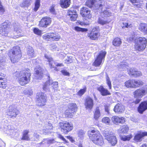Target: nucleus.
<instances>
[{"label": "nucleus", "mask_w": 147, "mask_h": 147, "mask_svg": "<svg viewBox=\"0 0 147 147\" xmlns=\"http://www.w3.org/2000/svg\"><path fill=\"white\" fill-rule=\"evenodd\" d=\"M14 76L18 80L20 85L24 86L29 83L31 79V73L30 69H27L16 71Z\"/></svg>", "instance_id": "nucleus-1"}, {"label": "nucleus", "mask_w": 147, "mask_h": 147, "mask_svg": "<svg viewBox=\"0 0 147 147\" xmlns=\"http://www.w3.org/2000/svg\"><path fill=\"white\" fill-rule=\"evenodd\" d=\"M90 139L96 145L101 146L104 144V139L100 131L94 127H91L88 131Z\"/></svg>", "instance_id": "nucleus-2"}, {"label": "nucleus", "mask_w": 147, "mask_h": 147, "mask_svg": "<svg viewBox=\"0 0 147 147\" xmlns=\"http://www.w3.org/2000/svg\"><path fill=\"white\" fill-rule=\"evenodd\" d=\"M7 55L11 63H18L21 59L22 56L20 47L18 46L13 47L8 50Z\"/></svg>", "instance_id": "nucleus-3"}, {"label": "nucleus", "mask_w": 147, "mask_h": 147, "mask_svg": "<svg viewBox=\"0 0 147 147\" xmlns=\"http://www.w3.org/2000/svg\"><path fill=\"white\" fill-rule=\"evenodd\" d=\"M135 33L134 31L129 37V40H135V49L139 51L143 50L145 48L147 43V40L144 37H139L135 38Z\"/></svg>", "instance_id": "nucleus-4"}, {"label": "nucleus", "mask_w": 147, "mask_h": 147, "mask_svg": "<svg viewBox=\"0 0 147 147\" xmlns=\"http://www.w3.org/2000/svg\"><path fill=\"white\" fill-rule=\"evenodd\" d=\"M105 4V0H88L85 3V5L90 8L94 7L97 11H102Z\"/></svg>", "instance_id": "nucleus-5"}, {"label": "nucleus", "mask_w": 147, "mask_h": 147, "mask_svg": "<svg viewBox=\"0 0 147 147\" xmlns=\"http://www.w3.org/2000/svg\"><path fill=\"white\" fill-rule=\"evenodd\" d=\"M58 126V129L63 134H67L74 129L73 123L71 122L67 121L60 122Z\"/></svg>", "instance_id": "nucleus-6"}, {"label": "nucleus", "mask_w": 147, "mask_h": 147, "mask_svg": "<svg viewBox=\"0 0 147 147\" xmlns=\"http://www.w3.org/2000/svg\"><path fill=\"white\" fill-rule=\"evenodd\" d=\"M35 101L37 103V106L42 107L46 105L47 102V98L46 95L44 92H37L35 96Z\"/></svg>", "instance_id": "nucleus-7"}, {"label": "nucleus", "mask_w": 147, "mask_h": 147, "mask_svg": "<svg viewBox=\"0 0 147 147\" xmlns=\"http://www.w3.org/2000/svg\"><path fill=\"white\" fill-rule=\"evenodd\" d=\"M11 22L8 20H5L0 26V34L3 37H6L8 36L10 30Z\"/></svg>", "instance_id": "nucleus-8"}, {"label": "nucleus", "mask_w": 147, "mask_h": 147, "mask_svg": "<svg viewBox=\"0 0 147 147\" xmlns=\"http://www.w3.org/2000/svg\"><path fill=\"white\" fill-rule=\"evenodd\" d=\"M87 36L92 40H98L100 36L99 28L98 26L94 27L87 34Z\"/></svg>", "instance_id": "nucleus-9"}, {"label": "nucleus", "mask_w": 147, "mask_h": 147, "mask_svg": "<svg viewBox=\"0 0 147 147\" xmlns=\"http://www.w3.org/2000/svg\"><path fill=\"white\" fill-rule=\"evenodd\" d=\"M103 135L108 142L112 146L116 145L117 142V140L116 136L114 135L112 132L109 131H104Z\"/></svg>", "instance_id": "nucleus-10"}, {"label": "nucleus", "mask_w": 147, "mask_h": 147, "mask_svg": "<svg viewBox=\"0 0 147 147\" xmlns=\"http://www.w3.org/2000/svg\"><path fill=\"white\" fill-rule=\"evenodd\" d=\"M106 54L107 52L106 51L103 50L100 51L93 63L92 65L97 67H99L100 65L102 64Z\"/></svg>", "instance_id": "nucleus-11"}, {"label": "nucleus", "mask_w": 147, "mask_h": 147, "mask_svg": "<svg viewBox=\"0 0 147 147\" xmlns=\"http://www.w3.org/2000/svg\"><path fill=\"white\" fill-rule=\"evenodd\" d=\"M6 115L10 118H14L20 113L19 111L14 105H10L6 112Z\"/></svg>", "instance_id": "nucleus-12"}, {"label": "nucleus", "mask_w": 147, "mask_h": 147, "mask_svg": "<svg viewBox=\"0 0 147 147\" xmlns=\"http://www.w3.org/2000/svg\"><path fill=\"white\" fill-rule=\"evenodd\" d=\"M52 22V19L49 17H43L39 21L38 26L40 28H46L50 25Z\"/></svg>", "instance_id": "nucleus-13"}, {"label": "nucleus", "mask_w": 147, "mask_h": 147, "mask_svg": "<svg viewBox=\"0 0 147 147\" xmlns=\"http://www.w3.org/2000/svg\"><path fill=\"white\" fill-rule=\"evenodd\" d=\"M80 14L83 18L86 19H90L92 18L91 10L86 7H83L80 9Z\"/></svg>", "instance_id": "nucleus-14"}, {"label": "nucleus", "mask_w": 147, "mask_h": 147, "mask_svg": "<svg viewBox=\"0 0 147 147\" xmlns=\"http://www.w3.org/2000/svg\"><path fill=\"white\" fill-rule=\"evenodd\" d=\"M84 105L86 109H92L94 105L93 99L89 96H87L84 100Z\"/></svg>", "instance_id": "nucleus-15"}, {"label": "nucleus", "mask_w": 147, "mask_h": 147, "mask_svg": "<svg viewBox=\"0 0 147 147\" xmlns=\"http://www.w3.org/2000/svg\"><path fill=\"white\" fill-rule=\"evenodd\" d=\"M67 16H69L70 20L72 21L77 20L78 17V15L77 11L75 10L69 9L67 12Z\"/></svg>", "instance_id": "nucleus-16"}, {"label": "nucleus", "mask_w": 147, "mask_h": 147, "mask_svg": "<svg viewBox=\"0 0 147 147\" xmlns=\"http://www.w3.org/2000/svg\"><path fill=\"white\" fill-rule=\"evenodd\" d=\"M5 75L0 72V88L5 89L7 86V80L5 78Z\"/></svg>", "instance_id": "nucleus-17"}, {"label": "nucleus", "mask_w": 147, "mask_h": 147, "mask_svg": "<svg viewBox=\"0 0 147 147\" xmlns=\"http://www.w3.org/2000/svg\"><path fill=\"white\" fill-rule=\"evenodd\" d=\"M147 93V89L145 87H143L136 90L134 92L135 97H142Z\"/></svg>", "instance_id": "nucleus-18"}, {"label": "nucleus", "mask_w": 147, "mask_h": 147, "mask_svg": "<svg viewBox=\"0 0 147 147\" xmlns=\"http://www.w3.org/2000/svg\"><path fill=\"white\" fill-rule=\"evenodd\" d=\"M97 89L102 96H106L111 94V93L107 89L105 88L102 85L100 86L97 88Z\"/></svg>", "instance_id": "nucleus-19"}, {"label": "nucleus", "mask_w": 147, "mask_h": 147, "mask_svg": "<svg viewBox=\"0 0 147 147\" xmlns=\"http://www.w3.org/2000/svg\"><path fill=\"white\" fill-rule=\"evenodd\" d=\"M124 109V107L121 104L118 103L115 106L113 110L115 113L119 114L123 113Z\"/></svg>", "instance_id": "nucleus-20"}, {"label": "nucleus", "mask_w": 147, "mask_h": 147, "mask_svg": "<svg viewBox=\"0 0 147 147\" xmlns=\"http://www.w3.org/2000/svg\"><path fill=\"white\" fill-rule=\"evenodd\" d=\"M71 3V0H60L59 2L61 7L63 9H66L69 7Z\"/></svg>", "instance_id": "nucleus-21"}, {"label": "nucleus", "mask_w": 147, "mask_h": 147, "mask_svg": "<svg viewBox=\"0 0 147 147\" xmlns=\"http://www.w3.org/2000/svg\"><path fill=\"white\" fill-rule=\"evenodd\" d=\"M147 109V101L142 102L138 108V111L139 113L141 114Z\"/></svg>", "instance_id": "nucleus-22"}, {"label": "nucleus", "mask_w": 147, "mask_h": 147, "mask_svg": "<svg viewBox=\"0 0 147 147\" xmlns=\"http://www.w3.org/2000/svg\"><path fill=\"white\" fill-rule=\"evenodd\" d=\"M112 120L115 124L123 123L125 122V119L123 117L114 116L112 117Z\"/></svg>", "instance_id": "nucleus-23"}, {"label": "nucleus", "mask_w": 147, "mask_h": 147, "mask_svg": "<svg viewBox=\"0 0 147 147\" xmlns=\"http://www.w3.org/2000/svg\"><path fill=\"white\" fill-rule=\"evenodd\" d=\"M35 74L38 76V78L40 79L44 76V70L40 66L36 67L35 69Z\"/></svg>", "instance_id": "nucleus-24"}, {"label": "nucleus", "mask_w": 147, "mask_h": 147, "mask_svg": "<svg viewBox=\"0 0 147 147\" xmlns=\"http://www.w3.org/2000/svg\"><path fill=\"white\" fill-rule=\"evenodd\" d=\"M101 115L99 107H96L94 113L93 118L96 120H98Z\"/></svg>", "instance_id": "nucleus-25"}, {"label": "nucleus", "mask_w": 147, "mask_h": 147, "mask_svg": "<svg viewBox=\"0 0 147 147\" xmlns=\"http://www.w3.org/2000/svg\"><path fill=\"white\" fill-rule=\"evenodd\" d=\"M113 45L115 47H119L122 44L121 39L119 37H116L113 39L112 41Z\"/></svg>", "instance_id": "nucleus-26"}, {"label": "nucleus", "mask_w": 147, "mask_h": 147, "mask_svg": "<svg viewBox=\"0 0 147 147\" xmlns=\"http://www.w3.org/2000/svg\"><path fill=\"white\" fill-rule=\"evenodd\" d=\"M53 129L52 124L51 123H48L46 125L45 128L43 129V132L46 134H48Z\"/></svg>", "instance_id": "nucleus-27"}, {"label": "nucleus", "mask_w": 147, "mask_h": 147, "mask_svg": "<svg viewBox=\"0 0 147 147\" xmlns=\"http://www.w3.org/2000/svg\"><path fill=\"white\" fill-rule=\"evenodd\" d=\"M29 131L28 130H24L22 133V135L21 139L22 140L26 141H29L30 140V138L28 134Z\"/></svg>", "instance_id": "nucleus-28"}, {"label": "nucleus", "mask_w": 147, "mask_h": 147, "mask_svg": "<svg viewBox=\"0 0 147 147\" xmlns=\"http://www.w3.org/2000/svg\"><path fill=\"white\" fill-rule=\"evenodd\" d=\"M139 29L142 32L147 34V24L144 23H141L138 27Z\"/></svg>", "instance_id": "nucleus-29"}, {"label": "nucleus", "mask_w": 147, "mask_h": 147, "mask_svg": "<svg viewBox=\"0 0 147 147\" xmlns=\"http://www.w3.org/2000/svg\"><path fill=\"white\" fill-rule=\"evenodd\" d=\"M77 105L75 103H69L68 105V109L70 110V111L73 112L74 113L77 110Z\"/></svg>", "instance_id": "nucleus-30"}, {"label": "nucleus", "mask_w": 147, "mask_h": 147, "mask_svg": "<svg viewBox=\"0 0 147 147\" xmlns=\"http://www.w3.org/2000/svg\"><path fill=\"white\" fill-rule=\"evenodd\" d=\"M145 136H147V132H144L141 134H138L135 136V139L137 141H141L142 138Z\"/></svg>", "instance_id": "nucleus-31"}, {"label": "nucleus", "mask_w": 147, "mask_h": 147, "mask_svg": "<svg viewBox=\"0 0 147 147\" xmlns=\"http://www.w3.org/2000/svg\"><path fill=\"white\" fill-rule=\"evenodd\" d=\"M51 39L53 41H58L61 38L60 36L57 34L51 32Z\"/></svg>", "instance_id": "nucleus-32"}, {"label": "nucleus", "mask_w": 147, "mask_h": 147, "mask_svg": "<svg viewBox=\"0 0 147 147\" xmlns=\"http://www.w3.org/2000/svg\"><path fill=\"white\" fill-rule=\"evenodd\" d=\"M98 23L102 25H106L109 24L110 21H108L107 20H105L103 19V17H99L97 21Z\"/></svg>", "instance_id": "nucleus-33"}, {"label": "nucleus", "mask_w": 147, "mask_h": 147, "mask_svg": "<svg viewBox=\"0 0 147 147\" xmlns=\"http://www.w3.org/2000/svg\"><path fill=\"white\" fill-rule=\"evenodd\" d=\"M40 0H35L34 4V7L33 9L34 11H36L40 6Z\"/></svg>", "instance_id": "nucleus-34"}, {"label": "nucleus", "mask_w": 147, "mask_h": 147, "mask_svg": "<svg viewBox=\"0 0 147 147\" xmlns=\"http://www.w3.org/2000/svg\"><path fill=\"white\" fill-rule=\"evenodd\" d=\"M74 30L76 32H86L88 31V29L87 28H82L78 26L74 27Z\"/></svg>", "instance_id": "nucleus-35"}, {"label": "nucleus", "mask_w": 147, "mask_h": 147, "mask_svg": "<svg viewBox=\"0 0 147 147\" xmlns=\"http://www.w3.org/2000/svg\"><path fill=\"white\" fill-rule=\"evenodd\" d=\"M74 113L73 112L70 111V110L68 109H67L65 111L64 114L66 117L71 118Z\"/></svg>", "instance_id": "nucleus-36"}, {"label": "nucleus", "mask_w": 147, "mask_h": 147, "mask_svg": "<svg viewBox=\"0 0 147 147\" xmlns=\"http://www.w3.org/2000/svg\"><path fill=\"white\" fill-rule=\"evenodd\" d=\"M33 32L35 34L39 36H41L42 34L41 30L37 28H34L33 29Z\"/></svg>", "instance_id": "nucleus-37"}, {"label": "nucleus", "mask_w": 147, "mask_h": 147, "mask_svg": "<svg viewBox=\"0 0 147 147\" xmlns=\"http://www.w3.org/2000/svg\"><path fill=\"white\" fill-rule=\"evenodd\" d=\"M51 32L46 33L42 36V38L45 40H49L51 39Z\"/></svg>", "instance_id": "nucleus-38"}, {"label": "nucleus", "mask_w": 147, "mask_h": 147, "mask_svg": "<svg viewBox=\"0 0 147 147\" xmlns=\"http://www.w3.org/2000/svg\"><path fill=\"white\" fill-rule=\"evenodd\" d=\"M31 0H24L22 3L23 7L29 6L31 5Z\"/></svg>", "instance_id": "nucleus-39"}, {"label": "nucleus", "mask_w": 147, "mask_h": 147, "mask_svg": "<svg viewBox=\"0 0 147 147\" xmlns=\"http://www.w3.org/2000/svg\"><path fill=\"white\" fill-rule=\"evenodd\" d=\"M27 55L30 57H34V51L32 49H30L27 52Z\"/></svg>", "instance_id": "nucleus-40"}, {"label": "nucleus", "mask_w": 147, "mask_h": 147, "mask_svg": "<svg viewBox=\"0 0 147 147\" xmlns=\"http://www.w3.org/2000/svg\"><path fill=\"white\" fill-rule=\"evenodd\" d=\"M76 24L78 25H80L81 26H86L88 25L89 24V23L88 22H84L81 21L80 20H78L76 22Z\"/></svg>", "instance_id": "nucleus-41"}, {"label": "nucleus", "mask_w": 147, "mask_h": 147, "mask_svg": "<svg viewBox=\"0 0 147 147\" xmlns=\"http://www.w3.org/2000/svg\"><path fill=\"white\" fill-rule=\"evenodd\" d=\"M86 91V88L81 89L77 92V95L81 96L85 93Z\"/></svg>", "instance_id": "nucleus-42"}, {"label": "nucleus", "mask_w": 147, "mask_h": 147, "mask_svg": "<svg viewBox=\"0 0 147 147\" xmlns=\"http://www.w3.org/2000/svg\"><path fill=\"white\" fill-rule=\"evenodd\" d=\"M135 80H129V87L135 88H136Z\"/></svg>", "instance_id": "nucleus-43"}, {"label": "nucleus", "mask_w": 147, "mask_h": 147, "mask_svg": "<svg viewBox=\"0 0 147 147\" xmlns=\"http://www.w3.org/2000/svg\"><path fill=\"white\" fill-rule=\"evenodd\" d=\"M110 121L109 118L108 117H104L102 119V122L105 123H109Z\"/></svg>", "instance_id": "nucleus-44"}, {"label": "nucleus", "mask_w": 147, "mask_h": 147, "mask_svg": "<svg viewBox=\"0 0 147 147\" xmlns=\"http://www.w3.org/2000/svg\"><path fill=\"white\" fill-rule=\"evenodd\" d=\"M45 57L48 59V61L49 62V65L51 66H52V65L50 63L53 61V59L52 57H49V56L46 54H45L44 55Z\"/></svg>", "instance_id": "nucleus-45"}, {"label": "nucleus", "mask_w": 147, "mask_h": 147, "mask_svg": "<svg viewBox=\"0 0 147 147\" xmlns=\"http://www.w3.org/2000/svg\"><path fill=\"white\" fill-rule=\"evenodd\" d=\"M120 139L123 141H126L129 140V136L127 135H120Z\"/></svg>", "instance_id": "nucleus-46"}, {"label": "nucleus", "mask_w": 147, "mask_h": 147, "mask_svg": "<svg viewBox=\"0 0 147 147\" xmlns=\"http://www.w3.org/2000/svg\"><path fill=\"white\" fill-rule=\"evenodd\" d=\"M142 75V73L141 72L139 71H137L136 70L134 74H133V76L135 77H137Z\"/></svg>", "instance_id": "nucleus-47"}, {"label": "nucleus", "mask_w": 147, "mask_h": 147, "mask_svg": "<svg viewBox=\"0 0 147 147\" xmlns=\"http://www.w3.org/2000/svg\"><path fill=\"white\" fill-rule=\"evenodd\" d=\"M135 82L136 85V88L139 87L141 86H142L144 84L143 82L142 81L140 80H135Z\"/></svg>", "instance_id": "nucleus-48"}, {"label": "nucleus", "mask_w": 147, "mask_h": 147, "mask_svg": "<svg viewBox=\"0 0 147 147\" xmlns=\"http://www.w3.org/2000/svg\"><path fill=\"white\" fill-rule=\"evenodd\" d=\"M107 84L109 87V89L111 90L112 88V85L111 82L109 78L108 77L106 78Z\"/></svg>", "instance_id": "nucleus-49"}, {"label": "nucleus", "mask_w": 147, "mask_h": 147, "mask_svg": "<svg viewBox=\"0 0 147 147\" xmlns=\"http://www.w3.org/2000/svg\"><path fill=\"white\" fill-rule=\"evenodd\" d=\"M101 14H102L105 17H107L110 16V13L108 11L105 10L101 12Z\"/></svg>", "instance_id": "nucleus-50"}, {"label": "nucleus", "mask_w": 147, "mask_h": 147, "mask_svg": "<svg viewBox=\"0 0 147 147\" xmlns=\"http://www.w3.org/2000/svg\"><path fill=\"white\" fill-rule=\"evenodd\" d=\"M65 63L66 64H69L73 62V60L70 57H67V59L65 60Z\"/></svg>", "instance_id": "nucleus-51"}, {"label": "nucleus", "mask_w": 147, "mask_h": 147, "mask_svg": "<svg viewBox=\"0 0 147 147\" xmlns=\"http://www.w3.org/2000/svg\"><path fill=\"white\" fill-rule=\"evenodd\" d=\"M61 72L62 74L64 76H70L69 73L67 72L65 70H62L61 71Z\"/></svg>", "instance_id": "nucleus-52"}, {"label": "nucleus", "mask_w": 147, "mask_h": 147, "mask_svg": "<svg viewBox=\"0 0 147 147\" xmlns=\"http://www.w3.org/2000/svg\"><path fill=\"white\" fill-rule=\"evenodd\" d=\"M104 107L105 111L108 113H109L110 110L109 106L107 105H104Z\"/></svg>", "instance_id": "nucleus-53"}, {"label": "nucleus", "mask_w": 147, "mask_h": 147, "mask_svg": "<svg viewBox=\"0 0 147 147\" xmlns=\"http://www.w3.org/2000/svg\"><path fill=\"white\" fill-rule=\"evenodd\" d=\"M49 11L51 13H54L55 11V5H52L51 7L49 9Z\"/></svg>", "instance_id": "nucleus-54"}, {"label": "nucleus", "mask_w": 147, "mask_h": 147, "mask_svg": "<svg viewBox=\"0 0 147 147\" xmlns=\"http://www.w3.org/2000/svg\"><path fill=\"white\" fill-rule=\"evenodd\" d=\"M5 11V9L3 6L1 5H0V12L3 14Z\"/></svg>", "instance_id": "nucleus-55"}, {"label": "nucleus", "mask_w": 147, "mask_h": 147, "mask_svg": "<svg viewBox=\"0 0 147 147\" xmlns=\"http://www.w3.org/2000/svg\"><path fill=\"white\" fill-rule=\"evenodd\" d=\"M136 69H135L134 68H131L129 70V72L130 73V74L133 76V74H134L135 71H136Z\"/></svg>", "instance_id": "nucleus-56"}, {"label": "nucleus", "mask_w": 147, "mask_h": 147, "mask_svg": "<svg viewBox=\"0 0 147 147\" xmlns=\"http://www.w3.org/2000/svg\"><path fill=\"white\" fill-rule=\"evenodd\" d=\"M59 138L60 139L62 140L65 143H67V142L66 140L64 138L63 136L61 135H60L59 136Z\"/></svg>", "instance_id": "nucleus-57"}, {"label": "nucleus", "mask_w": 147, "mask_h": 147, "mask_svg": "<svg viewBox=\"0 0 147 147\" xmlns=\"http://www.w3.org/2000/svg\"><path fill=\"white\" fill-rule=\"evenodd\" d=\"M66 137L68 139H69L72 142H73L74 141L73 138L69 136H66Z\"/></svg>", "instance_id": "nucleus-58"}, {"label": "nucleus", "mask_w": 147, "mask_h": 147, "mask_svg": "<svg viewBox=\"0 0 147 147\" xmlns=\"http://www.w3.org/2000/svg\"><path fill=\"white\" fill-rule=\"evenodd\" d=\"M123 26L122 27L123 28H128V23H127L123 22Z\"/></svg>", "instance_id": "nucleus-59"}, {"label": "nucleus", "mask_w": 147, "mask_h": 147, "mask_svg": "<svg viewBox=\"0 0 147 147\" xmlns=\"http://www.w3.org/2000/svg\"><path fill=\"white\" fill-rule=\"evenodd\" d=\"M84 134V132L83 130H80L78 132V135L79 136H81L83 135Z\"/></svg>", "instance_id": "nucleus-60"}, {"label": "nucleus", "mask_w": 147, "mask_h": 147, "mask_svg": "<svg viewBox=\"0 0 147 147\" xmlns=\"http://www.w3.org/2000/svg\"><path fill=\"white\" fill-rule=\"evenodd\" d=\"M131 2L133 4V5L137 6L138 3L136 2V0H130Z\"/></svg>", "instance_id": "nucleus-61"}, {"label": "nucleus", "mask_w": 147, "mask_h": 147, "mask_svg": "<svg viewBox=\"0 0 147 147\" xmlns=\"http://www.w3.org/2000/svg\"><path fill=\"white\" fill-rule=\"evenodd\" d=\"M128 130V128H126L125 127H124L122 128L121 130L123 132L125 133L127 132Z\"/></svg>", "instance_id": "nucleus-62"}, {"label": "nucleus", "mask_w": 147, "mask_h": 147, "mask_svg": "<svg viewBox=\"0 0 147 147\" xmlns=\"http://www.w3.org/2000/svg\"><path fill=\"white\" fill-rule=\"evenodd\" d=\"M141 101V99H137L136 100L135 102H134L135 104H137L140 101Z\"/></svg>", "instance_id": "nucleus-63"}, {"label": "nucleus", "mask_w": 147, "mask_h": 147, "mask_svg": "<svg viewBox=\"0 0 147 147\" xmlns=\"http://www.w3.org/2000/svg\"><path fill=\"white\" fill-rule=\"evenodd\" d=\"M33 136L36 138H39V135L37 133H34Z\"/></svg>", "instance_id": "nucleus-64"}]
</instances>
